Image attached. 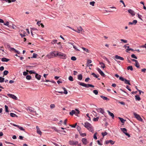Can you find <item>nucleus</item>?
I'll return each instance as SVG.
<instances>
[{"label": "nucleus", "mask_w": 146, "mask_h": 146, "mask_svg": "<svg viewBox=\"0 0 146 146\" xmlns=\"http://www.w3.org/2000/svg\"><path fill=\"white\" fill-rule=\"evenodd\" d=\"M107 134V133L106 132H102V134L103 136H104L106 135Z\"/></svg>", "instance_id": "864d4df0"}, {"label": "nucleus", "mask_w": 146, "mask_h": 146, "mask_svg": "<svg viewBox=\"0 0 146 146\" xmlns=\"http://www.w3.org/2000/svg\"><path fill=\"white\" fill-rule=\"evenodd\" d=\"M26 109L29 113H35L36 114H36V112L34 111V109L31 107H29L27 108H26Z\"/></svg>", "instance_id": "0eeeda50"}, {"label": "nucleus", "mask_w": 146, "mask_h": 146, "mask_svg": "<svg viewBox=\"0 0 146 146\" xmlns=\"http://www.w3.org/2000/svg\"><path fill=\"white\" fill-rule=\"evenodd\" d=\"M120 2L122 3V4H123L124 7H125V3L122 0H120Z\"/></svg>", "instance_id": "e2e57ef3"}, {"label": "nucleus", "mask_w": 146, "mask_h": 146, "mask_svg": "<svg viewBox=\"0 0 146 146\" xmlns=\"http://www.w3.org/2000/svg\"><path fill=\"white\" fill-rule=\"evenodd\" d=\"M108 112V113L109 114L111 117H112V118H113L114 117V115L112 113H111V112H110V111L108 110L107 111Z\"/></svg>", "instance_id": "4be33fe9"}, {"label": "nucleus", "mask_w": 146, "mask_h": 146, "mask_svg": "<svg viewBox=\"0 0 146 146\" xmlns=\"http://www.w3.org/2000/svg\"><path fill=\"white\" fill-rule=\"evenodd\" d=\"M78 84L80 86L85 87L88 88L89 87H94V86L90 84H86L83 82H78Z\"/></svg>", "instance_id": "20e7f679"}, {"label": "nucleus", "mask_w": 146, "mask_h": 146, "mask_svg": "<svg viewBox=\"0 0 146 146\" xmlns=\"http://www.w3.org/2000/svg\"><path fill=\"white\" fill-rule=\"evenodd\" d=\"M129 13H130L132 15L134 16L135 15V13L134 11L131 9H129L128 10Z\"/></svg>", "instance_id": "a211bd4d"}, {"label": "nucleus", "mask_w": 146, "mask_h": 146, "mask_svg": "<svg viewBox=\"0 0 146 146\" xmlns=\"http://www.w3.org/2000/svg\"><path fill=\"white\" fill-rule=\"evenodd\" d=\"M76 125H77V123H76L74 125H70V126H71L72 127L74 128L76 127Z\"/></svg>", "instance_id": "0e129e2a"}, {"label": "nucleus", "mask_w": 146, "mask_h": 146, "mask_svg": "<svg viewBox=\"0 0 146 146\" xmlns=\"http://www.w3.org/2000/svg\"><path fill=\"white\" fill-rule=\"evenodd\" d=\"M55 55L56 56H58L60 58L63 59H65L66 57V56L65 54L57 51H56Z\"/></svg>", "instance_id": "f03ea898"}, {"label": "nucleus", "mask_w": 146, "mask_h": 146, "mask_svg": "<svg viewBox=\"0 0 146 146\" xmlns=\"http://www.w3.org/2000/svg\"><path fill=\"white\" fill-rule=\"evenodd\" d=\"M72 30L74 31L77 32L78 33H80L81 32H84V31L81 27L80 26L77 27V30H75L74 29H72Z\"/></svg>", "instance_id": "423d86ee"}, {"label": "nucleus", "mask_w": 146, "mask_h": 146, "mask_svg": "<svg viewBox=\"0 0 146 146\" xmlns=\"http://www.w3.org/2000/svg\"><path fill=\"white\" fill-rule=\"evenodd\" d=\"M137 21L136 20H134L132 22H129L128 23L129 25H135L137 23Z\"/></svg>", "instance_id": "dca6fc26"}, {"label": "nucleus", "mask_w": 146, "mask_h": 146, "mask_svg": "<svg viewBox=\"0 0 146 146\" xmlns=\"http://www.w3.org/2000/svg\"><path fill=\"white\" fill-rule=\"evenodd\" d=\"M135 66L137 68H139L140 67V65L139 64V63L138 62V61L137 62H136L135 63Z\"/></svg>", "instance_id": "c756f323"}, {"label": "nucleus", "mask_w": 146, "mask_h": 146, "mask_svg": "<svg viewBox=\"0 0 146 146\" xmlns=\"http://www.w3.org/2000/svg\"><path fill=\"white\" fill-rule=\"evenodd\" d=\"M97 70L100 74L102 76L104 77L105 74L100 69L98 68L97 69Z\"/></svg>", "instance_id": "f8f14e48"}, {"label": "nucleus", "mask_w": 146, "mask_h": 146, "mask_svg": "<svg viewBox=\"0 0 146 146\" xmlns=\"http://www.w3.org/2000/svg\"><path fill=\"white\" fill-rule=\"evenodd\" d=\"M97 134V133H96L94 135L93 137L95 139H97V137L96 136V134Z\"/></svg>", "instance_id": "de8ad7c7"}, {"label": "nucleus", "mask_w": 146, "mask_h": 146, "mask_svg": "<svg viewBox=\"0 0 146 146\" xmlns=\"http://www.w3.org/2000/svg\"><path fill=\"white\" fill-rule=\"evenodd\" d=\"M100 97L104 100H109V99L106 97L104 96H100Z\"/></svg>", "instance_id": "f704fd0d"}, {"label": "nucleus", "mask_w": 146, "mask_h": 146, "mask_svg": "<svg viewBox=\"0 0 146 146\" xmlns=\"http://www.w3.org/2000/svg\"><path fill=\"white\" fill-rule=\"evenodd\" d=\"M100 64H101V65L102 66V67L103 68H104L105 67V66L104 64L103 63H100Z\"/></svg>", "instance_id": "774afa93"}, {"label": "nucleus", "mask_w": 146, "mask_h": 146, "mask_svg": "<svg viewBox=\"0 0 146 146\" xmlns=\"http://www.w3.org/2000/svg\"><path fill=\"white\" fill-rule=\"evenodd\" d=\"M9 59H8L7 58H2L1 59V60L3 62H8V61H9Z\"/></svg>", "instance_id": "5701e85b"}, {"label": "nucleus", "mask_w": 146, "mask_h": 146, "mask_svg": "<svg viewBox=\"0 0 146 146\" xmlns=\"http://www.w3.org/2000/svg\"><path fill=\"white\" fill-rule=\"evenodd\" d=\"M62 88L64 91V92H63V93H64L65 94H67L68 93V92L66 90V89L64 88Z\"/></svg>", "instance_id": "4c0bfd02"}, {"label": "nucleus", "mask_w": 146, "mask_h": 146, "mask_svg": "<svg viewBox=\"0 0 146 146\" xmlns=\"http://www.w3.org/2000/svg\"><path fill=\"white\" fill-rule=\"evenodd\" d=\"M118 118L120 120L121 123H124L126 121V120L123 119V118L119 117Z\"/></svg>", "instance_id": "b1692460"}, {"label": "nucleus", "mask_w": 146, "mask_h": 146, "mask_svg": "<svg viewBox=\"0 0 146 146\" xmlns=\"http://www.w3.org/2000/svg\"><path fill=\"white\" fill-rule=\"evenodd\" d=\"M81 124L84 125V127L89 131L92 133L94 132L93 127L90 123L87 122H86L84 123V124L82 123Z\"/></svg>", "instance_id": "f257e3e1"}, {"label": "nucleus", "mask_w": 146, "mask_h": 146, "mask_svg": "<svg viewBox=\"0 0 146 146\" xmlns=\"http://www.w3.org/2000/svg\"><path fill=\"white\" fill-rule=\"evenodd\" d=\"M78 142L76 141L70 140L69 141V144L70 145H76L78 144Z\"/></svg>", "instance_id": "1a4fd4ad"}, {"label": "nucleus", "mask_w": 146, "mask_h": 146, "mask_svg": "<svg viewBox=\"0 0 146 146\" xmlns=\"http://www.w3.org/2000/svg\"><path fill=\"white\" fill-rule=\"evenodd\" d=\"M137 15H138V18H139L141 20H143L141 18V17H142V16L141 15H140L139 14H137Z\"/></svg>", "instance_id": "6e6d98bb"}, {"label": "nucleus", "mask_w": 146, "mask_h": 146, "mask_svg": "<svg viewBox=\"0 0 146 146\" xmlns=\"http://www.w3.org/2000/svg\"><path fill=\"white\" fill-rule=\"evenodd\" d=\"M4 78L0 77V82L2 83L4 82Z\"/></svg>", "instance_id": "473e14b6"}, {"label": "nucleus", "mask_w": 146, "mask_h": 146, "mask_svg": "<svg viewBox=\"0 0 146 146\" xmlns=\"http://www.w3.org/2000/svg\"><path fill=\"white\" fill-rule=\"evenodd\" d=\"M82 48L84 50V51L86 52H89V50L88 49L82 47Z\"/></svg>", "instance_id": "2f4dec72"}, {"label": "nucleus", "mask_w": 146, "mask_h": 146, "mask_svg": "<svg viewBox=\"0 0 146 146\" xmlns=\"http://www.w3.org/2000/svg\"><path fill=\"white\" fill-rule=\"evenodd\" d=\"M146 71V68H143L141 70V72H143L144 73Z\"/></svg>", "instance_id": "69168bd1"}, {"label": "nucleus", "mask_w": 146, "mask_h": 146, "mask_svg": "<svg viewBox=\"0 0 146 146\" xmlns=\"http://www.w3.org/2000/svg\"><path fill=\"white\" fill-rule=\"evenodd\" d=\"M79 133L80 135L82 137H84L86 135V133H83L81 131L79 132Z\"/></svg>", "instance_id": "7c9ffc66"}, {"label": "nucleus", "mask_w": 146, "mask_h": 146, "mask_svg": "<svg viewBox=\"0 0 146 146\" xmlns=\"http://www.w3.org/2000/svg\"><path fill=\"white\" fill-rule=\"evenodd\" d=\"M37 129V133L38 134L41 135L42 134V132L40 131L39 128L38 126H36V127Z\"/></svg>", "instance_id": "2eb2a0df"}, {"label": "nucleus", "mask_w": 146, "mask_h": 146, "mask_svg": "<svg viewBox=\"0 0 146 146\" xmlns=\"http://www.w3.org/2000/svg\"><path fill=\"white\" fill-rule=\"evenodd\" d=\"M9 73V72L8 71L5 70L4 71L3 74L5 75H7Z\"/></svg>", "instance_id": "3c124183"}, {"label": "nucleus", "mask_w": 146, "mask_h": 146, "mask_svg": "<svg viewBox=\"0 0 146 146\" xmlns=\"http://www.w3.org/2000/svg\"><path fill=\"white\" fill-rule=\"evenodd\" d=\"M90 80V78H86L85 80V81L86 82H88L89 80Z\"/></svg>", "instance_id": "338daca9"}, {"label": "nucleus", "mask_w": 146, "mask_h": 146, "mask_svg": "<svg viewBox=\"0 0 146 146\" xmlns=\"http://www.w3.org/2000/svg\"><path fill=\"white\" fill-rule=\"evenodd\" d=\"M80 113V111L78 109H76L75 110H72L69 113L70 115H73L74 114H75L77 115L78 114H79Z\"/></svg>", "instance_id": "7ed1b4c3"}, {"label": "nucleus", "mask_w": 146, "mask_h": 146, "mask_svg": "<svg viewBox=\"0 0 146 146\" xmlns=\"http://www.w3.org/2000/svg\"><path fill=\"white\" fill-rule=\"evenodd\" d=\"M120 40L121 41L125 43H126L127 42V40H124V39H121Z\"/></svg>", "instance_id": "a18cd8bd"}, {"label": "nucleus", "mask_w": 146, "mask_h": 146, "mask_svg": "<svg viewBox=\"0 0 146 146\" xmlns=\"http://www.w3.org/2000/svg\"><path fill=\"white\" fill-rule=\"evenodd\" d=\"M10 116L12 117H17V115H16L15 114L13 113H11L10 114Z\"/></svg>", "instance_id": "c85d7f7f"}, {"label": "nucleus", "mask_w": 146, "mask_h": 146, "mask_svg": "<svg viewBox=\"0 0 146 146\" xmlns=\"http://www.w3.org/2000/svg\"><path fill=\"white\" fill-rule=\"evenodd\" d=\"M133 114L135 117L138 120L140 121H142L143 119L139 115L136 113H135L134 112L133 113Z\"/></svg>", "instance_id": "6e6552de"}, {"label": "nucleus", "mask_w": 146, "mask_h": 146, "mask_svg": "<svg viewBox=\"0 0 146 146\" xmlns=\"http://www.w3.org/2000/svg\"><path fill=\"white\" fill-rule=\"evenodd\" d=\"M82 76L81 74H79L78 75V78L79 80H81L82 79Z\"/></svg>", "instance_id": "a878e982"}, {"label": "nucleus", "mask_w": 146, "mask_h": 146, "mask_svg": "<svg viewBox=\"0 0 146 146\" xmlns=\"http://www.w3.org/2000/svg\"><path fill=\"white\" fill-rule=\"evenodd\" d=\"M119 79L121 80L122 81L124 82L126 79L124 78L123 77H120L119 78Z\"/></svg>", "instance_id": "c9c22d12"}, {"label": "nucleus", "mask_w": 146, "mask_h": 146, "mask_svg": "<svg viewBox=\"0 0 146 146\" xmlns=\"http://www.w3.org/2000/svg\"><path fill=\"white\" fill-rule=\"evenodd\" d=\"M37 54L35 53H33V56L31 58H36L37 57Z\"/></svg>", "instance_id": "ea45409f"}, {"label": "nucleus", "mask_w": 146, "mask_h": 146, "mask_svg": "<svg viewBox=\"0 0 146 146\" xmlns=\"http://www.w3.org/2000/svg\"><path fill=\"white\" fill-rule=\"evenodd\" d=\"M68 79L69 80L71 81H73V77L72 76H70L68 78Z\"/></svg>", "instance_id": "37998d69"}, {"label": "nucleus", "mask_w": 146, "mask_h": 146, "mask_svg": "<svg viewBox=\"0 0 146 146\" xmlns=\"http://www.w3.org/2000/svg\"><path fill=\"white\" fill-rule=\"evenodd\" d=\"M97 111L98 112L101 113L102 114H103L104 112V110H103L102 108H100L97 110Z\"/></svg>", "instance_id": "6ab92c4d"}, {"label": "nucleus", "mask_w": 146, "mask_h": 146, "mask_svg": "<svg viewBox=\"0 0 146 146\" xmlns=\"http://www.w3.org/2000/svg\"><path fill=\"white\" fill-rule=\"evenodd\" d=\"M5 111L7 112H8L9 111L8 110V107L6 105H5Z\"/></svg>", "instance_id": "603ef678"}, {"label": "nucleus", "mask_w": 146, "mask_h": 146, "mask_svg": "<svg viewBox=\"0 0 146 146\" xmlns=\"http://www.w3.org/2000/svg\"><path fill=\"white\" fill-rule=\"evenodd\" d=\"M77 129L79 131V132L80 131V130L81 129V128L79 126H78L77 127Z\"/></svg>", "instance_id": "680f3d73"}, {"label": "nucleus", "mask_w": 146, "mask_h": 146, "mask_svg": "<svg viewBox=\"0 0 146 146\" xmlns=\"http://www.w3.org/2000/svg\"><path fill=\"white\" fill-rule=\"evenodd\" d=\"M35 74V78L38 80H40V78H41V76L36 73V74Z\"/></svg>", "instance_id": "aec40b11"}, {"label": "nucleus", "mask_w": 146, "mask_h": 146, "mask_svg": "<svg viewBox=\"0 0 146 146\" xmlns=\"http://www.w3.org/2000/svg\"><path fill=\"white\" fill-rule=\"evenodd\" d=\"M92 61L91 60L88 59L87 60V63L88 64H90L91 63H92Z\"/></svg>", "instance_id": "bf43d9fd"}, {"label": "nucleus", "mask_w": 146, "mask_h": 146, "mask_svg": "<svg viewBox=\"0 0 146 146\" xmlns=\"http://www.w3.org/2000/svg\"><path fill=\"white\" fill-rule=\"evenodd\" d=\"M31 77L30 75H27L26 77V78L28 80H30L31 79Z\"/></svg>", "instance_id": "79ce46f5"}, {"label": "nucleus", "mask_w": 146, "mask_h": 146, "mask_svg": "<svg viewBox=\"0 0 146 146\" xmlns=\"http://www.w3.org/2000/svg\"><path fill=\"white\" fill-rule=\"evenodd\" d=\"M99 119V117H97L96 118H94L93 119V121H98Z\"/></svg>", "instance_id": "a19ab883"}, {"label": "nucleus", "mask_w": 146, "mask_h": 146, "mask_svg": "<svg viewBox=\"0 0 146 146\" xmlns=\"http://www.w3.org/2000/svg\"><path fill=\"white\" fill-rule=\"evenodd\" d=\"M55 107V105L54 104H51L50 105V107L51 109L54 108Z\"/></svg>", "instance_id": "5fc2aeb1"}, {"label": "nucleus", "mask_w": 146, "mask_h": 146, "mask_svg": "<svg viewBox=\"0 0 146 146\" xmlns=\"http://www.w3.org/2000/svg\"><path fill=\"white\" fill-rule=\"evenodd\" d=\"M131 57L132 58H134L135 59H137V57L136 56H135V55H134L133 54H132L131 55Z\"/></svg>", "instance_id": "09e8293b"}, {"label": "nucleus", "mask_w": 146, "mask_h": 146, "mask_svg": "<svg viewBox=\"0 0 146 146\" xmlns=\"http://www.w3.org/2000/svg\"><path fill=\"white\" fill-rule=\"evenodd\" d=\"M10 49H11V50L14 51L15 52L19 54V51H17L16 50L15 48H10Z\"/></svg>", "instance_id": "412c9836"}, {"label": "nucleus", "mask_w": 146, "mask_h": 146, "mask_svg": "<svg viewBox=\"0 0 146 146\" xmlns=\"http://www.w3.org/2000/svg\"><path fill=\"white\" fill-rule=\"evenodd\" d=\"M82 141L84 145H86L88 143V142L87 139L86 138H82Z\"/></svg>", "instance_id": "ddd939ff"}, {"label": "nucleus", "mask_w": 146, "mask_h": 146, "mask_svg": "<svg viewBox=\"0 0 146 146\" xmlns=\"http://www.w3.org/2000/svg\"><path fill=\"white\" fill-rule=\"evenodd\" d=\"M22 33H20V35L22 37H23L25 36L26 32L24 30L21 31Z\"/></svg>", "instance_id": "4468645a"}, {"label": "nucleus", "mask_w": 146, "mask_h": 146, "mask_svg": "<svg viewBox=\"0 0 146 146\" xmlns=\"http://www.w3.org/2000/svg\"><path fill=\"white\" fill-rule=\"evenodd\" d=\"M26 71H27V72H29L30 74H36V73L35 72V71H34V70L33 71L32 70L29 71L27 70Z\"/></svg>", "instance_id": "393cba45"}, {"label": "nucleus", "mask_w": 146, "mask_h": 146, "mask_svg": "<svg viewBox=\"0 0 146 146\" xmlns=\"http://www.w3.org/2000/svg\"><path fill=\"white\" fill-rule=\"evenodd\" d=\"M92 75L93 76L96 78H98L99 76V75L97 76L94 73H92Z\"/></svg>", "instance_id": "58836bf2"}, {"label": "nucleus", "mask_w": 146, "mask_h": 146, "mask_svg": "<svg viewBox=\"0 0 146 146\" xmlns=\"http://www.w3.org/2000/svg\"><path fill=\"white\" fill-rule=\"evenodd\" d=\"M135 99L136 100L139 101L141 100V98L139 96L136 95L135 96Z\"/></svg>", "instance_id": "bb28decb"}, {"label": "nucleus", "mask_w": 146, "mask_h": 146, "mask_svg": "<svg viewBox=\"0 0 146 146\" xmlns=\"http://www.w3.org/2000/svg\"><path fill=\"white\" fill-rule=\"evenodd\" d=\"M119 103L122 105H125V103L124 102L122 101V102H119Z\"/></svg>", "instance_id": "052dcab7"}, {"label": "nucleus", "mask_w": 146, "mask_h": 146, "mask_svg": "<svg viewBox=\"0 0 146 146\" xmlns=\"http://www.w3.org/2000/svg\"><path fill=\"white\" fill-rule=\"evenodd\" d=\"M71 59L73 60H76V58L74 56H72L71 58Z\"/></svg>", "instance_id": "4d7b16f0"}, {"label": "nucleus", "mask_w": 146, "mask_h": 146, "mask_svg": "<svg viewBox=\"0 0 146 146\" xmlns=\"http://www.w3.org/2000/svg\"><path fill=\"white\" fill-rule=\"evenodd\" d=\"M115 58L117 59H119L121 60H124V58H123L117 55H115Z\"/></svg>", "instance_id": "f3484780"}, {"label": "nucleus", "mask_w": 146, "mask_h": 146, "mask_svg": "<svg viewBox=\"0 0 146 146\" xmlns=\"http://www.w3.org/2000/svg\"><path fill=\"white\" fill-rule=\"evenodd\" d=\"M119 79L121 80L122 81L124 82L126 79L124 78L123 77H120L119 78Z\"/></svg>", "instance_id": "e433bc0d"}, {"label": "nucleus", "mask_w": 146, "mask_h": 146, "mask_svg": "<svg viewBox=\"0 0 146 146\" xmlns=\"http://www.w3.org/2000/svg\"><path fill=\"white\" fill-rule=\"evenodd\" d=\"M121 129L122 131L125 134V135L128 136L129 137H130V135L127 133V130L125 128H121Z\"/></svg>", "instance_id": "9d476101"}, {"label": "nucleus", "mask_w": 146, "mask_h": 146, "mask_svg": "<svg viewBox=\"0 0 146 146\" xmlns=\"http://www.w3.org/2000/svg\"><path fill=\"white\" fill-rule=\"evenodd\" d=\"M55 52L56 51H54L50 52L46 56V57L49 59H50L53 58L54 56H56Z\"/></svg>", "instance_id": "39448f33"}, {"label": "nucleus", "mask_w": 146, "mask_h": 146, "mask_svg": "<svg viewBox=\"0 0 146 146\" xmlns=\"http://www.w3.org/2000/svg\"><path fill=\"white\" fill-rule=\"evenodd\" d=\"M18 128H19L20 130H22L23 131H25V129H23V128L22 127H21L19 126V127H18Z\"/></svg>", "instance_id": "13d9d810"}, {"label": "nucleus", "mask_w": 146, "mask_h": 146, "mask_svg": "<svg viewBox=\"0 0 146 146\" xmlns=\"http://www.w3.org/2000/svg\"><path fill=\"white\" fill-rule=\"evenodd\" d=\"M127 69L128 70H129L130 69L131 71L133 70V67L131 66H128L127 67Z\"/></svg>", "instance_id": "72a5a7b5"}, {"label": "nucleus", "mask_w": 146, "mask_h": 146, "mask_svg": "<svg viewBox=\"0 0 146 146\" xmlns=\"http://www.w3.org/2000/svg\"><path fill=\"white\" fill-rule=\"evenodd\" d=\"M93 93L96 95H97L98 93V90H94L93 91Z\"/></svg>", "instance_id": "49530a36"}, {"label": "nucleus", "mask_w": 146, "mask_h": 146, "mask_svg": "<svg viewBox=\"0 0 146 146\" xmlns=\"http://www.w3.org/2000/svg\"><path fill=\"white\" fill-rule=\"evenodd\" d=\"M126 84H127L129 85H131V84L130 83V81L129 80L126 79L124 82Z\"/></svg>", "instance_id": "cd10ccee"}, {"label": "nucleus", "mask_w": 146, "mask_h": 146, "mask_svg": "<svg viewBox=\"0 0 146 146\" xmlns=\"http://www.w3.org/2000/svg\"><path fill=\"white\" fill-rule=\"evenodd\" d=\"M95 3V2L94 1L91 2L90 3V4L93 6H94Z\"/></svg>", "instance_id": "8fccbe9b"}, {"label": "nucleus", "mask_w": 146, "mask_h": 146, "mask_svg": "<svg viewBox=\"0 0 146 146\" xmlns=\"http://www.w3.org/2000/svg\"><path fill=\"white\" fill-rule=\"evenodd\" d=\"M57 41V40H53L51 42V43L52 44H54L56 43Z\"/></svg>", "instance_id": "c03bdc74"}, {"label": "nucleus", "mask_w": 146, "mask_h": 146, "mask_svg": "<svg viewBox=\"0 0 146 146\" xmlns=\"http://www.w3.org/2000/svg\"><path fill=\"white\" fill-rule=\"evenodd\" d=\"M7 96L9 97L13 98V99L17 100V97L14 95L10 94H7Z\"/></svg>", "instance_id": "9b49d317"}]
</instances>
